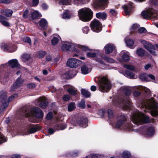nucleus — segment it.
Segmentation results:
<instances>
[{
	"label": "nucleus",
	"instance_id": "9b49d317",
	"mask_svg": "<svg viewBox=\"0 0 158 158\" xmlns=\"http://www.w3.org/2000/svg\"><path fill=\"white\" fill-rule=\"evenodd\" d=\"M82 63V61L79 60L74 58H70L68 60L66 65L70 68H76L81 65Z\"/></svg>",
	"mask_w": 158,
	"mask_h": 158
},
{
	"label": "nucleus",
	"instance_id": "680f3d73",
	"mask_svg": "<svg viewBox=\"0 0 158 158\" xmlns=\"http://www.w3.org/2000/svg\"><path fill=\"white\" fill-rule=\"evenodd\" d=\"M138 31L139 33H143L146 32L147 30L144 27H141L138 29Z\"/></svg>",
	"mask_w": 158,
	"mask_h": 158
},
{
	"label": "nucleus",
	"instance_id": "bb28decb",
	"mask_svg": "<svg viewBox=\"0 0 158 158\" xmlns=\"http://www.w3.org/2000/svg\"><path fill=\"white\" fill-rule=\"evenodd\" d=\"M117 53L116 47L112 44H109V56H115Z\"/></svg>",
	"mask_w": 158,
	"mask_h": 158
},
{
	"label": "nucleus",
	"instance_id": "603ef678",
	"mask_svg": "<svg viewBox=\"0 0 158 158\" xmlns=\"http://www.w3.org/2000/svg\"><path fill=\"white\" fill-rule=\"evenodd\" d=\"M123 66L124 68L131 71L134 70L135 69L134 66L129 64H124Z\"/></svg>",
	"mask_w": 158,
	"mask_h": 158
},
{
	"label": "nucleus",
	"instance_id": "6e6552de",
	"mask_svg": "<svg viewBox=\"0 0 158 158\" xmlns=\"http://www.w3.org/2000/svg\"><path fill=\"white\" fill-rule=\"evenodd\" d=\"M79 17L81 20L87 22L90 20L93 16V11L89 8H83L78 11Z\"/></svg>",
	"mask_w": 158,
	"mask_h": 158
},
{
	"label": "nucleus",
	"instance_id": "1a4fd4ad",
	"mask_svg": "<svg viewBox=\"0 0 158 158\" xmlns=\"http://www.w3.org/2000/svg\"><path fill=\"white\" fill-rule=\"evenodd\" d=\"M141 14L143 18L146 19L151 18L158 19V11L152 8L143 11Z\"/></svg>",
	"mask_w": 158,
	"mask_h": 158
},
{
	"label": "nucleus",
	"instance_id": "9d476101",
	"mask_svg": "<svg viewBox=\"0 0 158 158\" xmlns=\"http://www.w3.org/2000/svg\"><path fill=\"white\" fill-rule=\"evenodd\" d=\"M103 50L105 53L106 55H103L101 56V58L100 59L97 57L96 60L101 64H105L106 63L109 62V57H108L109 54V44H107L105 45L103 48Z\"/></svg>",
	"mask_w": 158,
	"mask_h": 158
},
{
	"label": "nucleus",
	"instance_id": "5701e85b",
	"mask_svg": "<svg viewBox=\"0 0 158 158\" xmlns=\"http://www.w3.org/2000/svg\"><path fill=\"white\" fill-rule=\"evenodd\" d=\"M9 66L12 68V69L15 68H20V65L18 63L17 60L13 59L9 60L8 62Z\"/></svg>",
	"mask_w": 158,
	"mask_h": 158
},
{
	"label": "nucleus",
	"instance_id": "a19ab883",
	"mask_svg": "<svg viewBox=\"0 0 158 158\" xmlns=\"http://www.w3.org/2000/svg\"><path fill=\"white\" fill-rule=\"evenodd\" d=\"M30 58V56L29 54H24L22 56L21 59L23 61L26 62L28 61Z\"/></svg>",
	"mask_w": 158,
	"mask_h": 158
},
{
	"label": "nucleus",
	"instance_id": "e2e57ef3",
	"mask_svg": "<svg viewBox=\"0 0 158 158\" xmlns=\"http://www.w3.org/2000/svg\"><path fill=\"white\" fill-rule=\"evenodd\" d=\"M60 3L63 5H69L71 4V2L69 0H61Z\"/></svg>",
	"mask_w": 158,
	"mask_h": 158
},
{
	"label": "nucleus",
	"instance_id": "c9c22d12",
	"mask_svg": "<svg viewBox=\"0 0 158 158\" xmlns=\"http://www.w3.org/2000/svg\"><path fill=\"white\" fill-rule=\"evenodd\" d=\"M67 91L72 96H75L77 94V90H75L73 87L69 88Z\"/></svg>",
	"mask_w": 158,
	"mask_h": 158
},
{
	"label": "nucleus",
	"instance_id": "473e14b6",
	"mask_svg": "<svg viewBox=\"0 0 158 158\" xmlns=\"http://www.w3.org/2000/svg\"><path fill=\"white\" fill-rule=\"evenodd\" d=\"M71 17V14L70 11L67 10L63 13L62 14V18L64 19H70Z\"/></svg>",
	"mask_w": 158,
	"mask_h": 158
},
{
	"label": "nucleus",
	"instance_id": "f3484780",
	"mask_svg": "<svg viewBox=\"0 0 158 158\" xmlns=\"http://www.w3.org/2000/svg\"><path fill=\"white\" fill-rule=\"evenodd\" d=\"M88 119H87L84 117H82L78 119L75 122L73 123V125H79L82 128H85L88 126Z\"/></svg>",
	"mask_w": 158,
	"mask_h": 158
},
{
	"label": "nucleus",
	"instance_id": "20e7f679",
	"mask_svg": "<svg viewBox=\"0 0 158 158\" xmlns=\"http://www.w3.org/2000/svg\"><path fill=\"white\" fill-rule=\"evenodd\" d=\"M140 106L145 111H147H147L150 110L152 116H156L158 114V106L156 102L152 98L143 102Z\"/></svg>",
	"mask_w": 158,
	"mask_h": 158
},
{
	"label": "nucleus",
	"instance_id": "f8f14e48",
	"mask_svg": "<svg viewBox=\"0 0 158 158\" xmlns=\"http://www.w3.org/2000/svg\"><path fill=\"white\" fill-rule=\"evenodd\" d=\"M90 27L92 30L96 32L100 31L102 29L101 23L98 20L96 19L91 22Z\"/></svg>",
	"mask_w": 158,
	"mask_h": 158
},
{
	"label": "nucleus",
	"instance_id": "c85d7f7f",
	"mask_svg": "<svg viewBox=\"0 0 158 158\" xmlns=\"http://www.w3.org/2000/svg\"><path fill=\"white\" fill-rule=\"evenodd\" d=\"M106 112L109 114V109L108 107L99 110L98 112V114L100 117L103 118L105 116Z\"/></svg>",
	"mask_w": 158,
	"mask_h": 158
},
{
	"label": "nucleus",
	"instance_id": "8fccbe9b",
	"mask_svg": "<svg viewBox=\"0 0 158 158\" xmlns=\"http://www.w3.org/2000/svg\"><path fill=\"white\" fill-rule=\"evenodd\" d=\"M140 79L143 81H148V76L146 74H141L139 76Z\"/></svg>",
	"mask_w": 158,
	"mask_h": 158
},
{
	"label": "nucleus",
	"instance_id": "ddd939ff",
	"mask_svg": "<svg viewBox=\"0 0 158 158\" xmlns=\"http://www.w3.org/2000/svg\"><path fill=\"white\" fill-rule=\"evenodd\" d=\"M37 130V127L33 124H29L27 125L26 129L23 131L20 134L22 135H26L36 132Z\"/></svg>",
	"mask_w": 158,
	"mask_h": 158
},
{
	"label": "nucleus",
	"instance_id": "338daca9",
	"mask_svg": "<svg viewBox=\"0 0 158 158\" xmlns=\"http://www.w3.org/2000/svg\"><path fill=\"white\" fill-rule=\"evenodd\" d=\"M141 88L147 94H150V90L148 89L145 87H141Z\"/></svg>",
	"mask_w": 158,
	"mask_h": 158
},
{
	"label": "nucleus",
	"instance_id": "c03bdc74",
	"mask_svg": "<svg viewBox=\"0 0 158 158\" xmlns=\"http://www.w3.org/2000/svg\"><path fill=\"white\" fill-rule=\"evenodd\" d=\"M75 108V103L74 102L70 103L68 106V110L69 111H71Z\"/></svg>",
	"mask_w": 158,
	"mask_h": 158
},
{
	"label": "nucleus",
	"instance_id": "dca6fc26",
	"mask_svg": "<svg viewBox=\"0 0 158 158\" xmlns=\"http://www.w3.org/2000/svg\"><path fill=\"white\" fill-rule=\"evenodd\" d=\"M0 47L3 50L10 52H13L15 51L17 48L16 46L14 45L10 44L7 45L3 43L1 44Z\"/></svg>",
	"mask_w": 158,
	"mask_h": 158
},
{
	"label": "nucleus",
	"instance_id": "0e129e2a",
	"mask_svg": "<svg viewBox=\"0 0 158 158\" xmlns=\"http://www.w3.org/2000/svg\"><path fill=\"white\" fill-rule=\"evenodd\" d=\"M110 12L113 17L112 19H113V17H115L117 14V12L114 10L112 9L110 10Z\"/></svg>",
	"mask_w": 158,
	"mask_h": 158
},
{
	"label": "nucleus",
	"instance_id": "423d86ee",
	"mask_svg": "<svg viewBox=\"0 0 158 158\" xmlns=\"http://www.w3.org/2000/svg\"><path fill=\"white\" fill-rule=\"evenodd\" d=\"M17 96L16 94L12 95L7 99L6 93L3 91L0 92V102H1L0 114L2 113L7 107L9 102Z\"/></svg>",
	"mask_w": 158,
	"mask_h": 158
},
{
	"label": "nucleus",
	"instance_id": "13d9d810",
	"mask_svg": "<svg viewBox=\"0 0 158 158\" xmlns=\"http://www.w3.org/2000/svg\"><path fill=\"white\" fill-rule=\"evenodd\" d=\"M53 114L52 112H49L46 116V118L48 120H50L52 119L53 117Z\"/></svg>",
	"mask_w": 158,
	"mask_h": 158
},
{
	"label": "nucleus",
	"instance_id": "72a5a7b5",
	"mask_svg": "<svg viewBox=\"0 0 158 158\" xmlns=\"http://www.w3.org/2000/svg\"><path fill=\"white\" fill-rule=\"evenodd\" d=\"M40 15V13L37 11H35L32 12L30 16V19H36Z\"/></svg>",
	"mask_w": 158,
	"mask_h": 158
},
{
	"label": "nucleus",
	"instance_id": "aec40b11",
	"mask_svg": "<svg viewBox=\"0 0 158 158\" xmlns=\"http://www.w3.org/2000/svg\"><path fill=\"white\" fill-rule=\"evenodd\" d=\"M7 65V64H2L0 66V81L3 85L5 84V81H6L7 80V76L4 75L5 72L2 71V68L4 67L6 65Z\"/></svg>",
	"mask_w": 158,
	"mask_h": 158
},
{
	"label": "nucleus",
	"instance_id": "09e8293b",
	"mask_svg": "<svg viewBox=\"0 0 158 158\" xmlns=\"http://www.w3.org/2000/svg\"><path fill=\"white\" fill-rule=\"evenodd\" d=\"M46 55V52L44 51H40L36 54V56L39 58L43 57Z\"/></svg>",
	"mask_w": 158,
	"mask_h": 158
},
{
	"label": "nucleus",
	"instance_id": "37998d69",
	"mask_svg": "<svg viewBox=\"0 0 158 158\" xmlns=\"http://www.w3.org/2000/svg\"><path fill=\"white\" fill-rule=\"evenodd\" d=\"M125 41L127 45L130 48L133 46L134 44V40L131 39H126Z\"/></svg>",
	"mask_w": 158,
	"mask_h": 158
},
{
	"label": "nucleus",
	"instance_id": "5fc2aeb1",
	"mask_svg": "<svg viewBox=\"0 0 158 158\" xmlns=\"http://www.w3.org/2000/svg\"><path fill=\"white\" fill-rule=\"evenodd\" d=\"M23 41L25 42L28 43L30 45L31 44V40L29 37H25L23 39Z\"/></svg>",
	"mask_w": 158,
	"mask_h": 158
},
{
	"label": "nucleus",
	"instance_id": "4d7b16f0",
	"mask_svg": "<svg viewBox=\"0 0 158 158\" xmlns=\"http://www.w3.org/2000/svg\"><path fill=\"white\" fill-rule=\"evenodd\" d=\"M73 3L75 5H78L79 4H82L84 2L83 0H73Z\"/></svg>",
	"mask_w": 158,
	"mask_h": 158
},
{
	"label": "nucleus",
	"instance_id": "f704fd0d",
	"mask_svg": "<svg viewBox=\"0 0 158 158\" xmlns=\"http://www.w3.org/2000/svg\"><path fill=\"white\" fill-rule=\"evenodd\" d=\"M1 12L4 13L6 17H10L12 15L13 11L12 10L10 9H6L5 10H2Z\"/></svg>",
	"mask_w": 158,
	"mask_h": 158
},
{
	"label": "nucleus",
	"instance_id": "a211bd4d",
	"mask_svg": "<svg viewBox=\"0 0 158 158\" xmlns=\"http://www.w3.org/2000/svg\"><path fill=\"white\" fill-rule=\"evenodd\" d=\"M107 0H96L93 3V6L95 8L104 9L106 5Z\"/></svg>",
	"mask_w": 158,
	"mask_h": 158
},
{
	"label": "nucleus",
	"instance_id": "39448f33",
	"mask_svg": "<svg viewBox=\"0 0 158 158\" xmlns=\"http://www.w3.org/2000/svg\"><path fill=\"white\" fill-rule=\"evenodd\" d=\"M22 115L28 117L31 114L38 118H41L43 116V113L42 110L38 107L32 108L31 110L26 107H24L21 110Z\"/></svg>",
	"mask_w": 158,
	"mask_h": 158
},
{
	"label": "nucleus",
	"instance_id": "393cba45",
	"mask_svg": "<svg viewBox=\"0 0 158 158\" xmlns=\"http://www.w3.org/2000/svg\"><path fill=\"white\" fill-rule=\"evenodd\" d=\"M122 7L124 10L126 14L127 15H129L132 11L133 8V4L130 2L128 6L125 5Z\"/></svg>",
	"mask_w": 158,
	"mask_h": 158
},
{
	"label": "nucleus",
	"instance_id": "69168bd1",
	"mask_svg": "<svg viewBox=\"0 0 158 158\" xmlns=\"http://www.w3.org/2000/svg\"><path fill=\"white\" fill-rule=\"evenodd\" d=\"M80 46L81 49L83 51H89V48L87 46L83 45H80Z\"/></svg>",
	"mask_w": 158,
	"mask_h": 158
},
{
	"label": "nucleus",
	"instance_id": "7ed1b4c3",
	"mask_svg": "<svg viewBox=\"0 0 158 158\" xmlns=\"http://www.w3.org/2000/svg\"><path fill=\"white\" fill-rule=\"evenodd\" d=\"M130 119L133 123L137 126L151 122V119L147 115L136 109L132 113Z\"/></svg>",
	"mask_w": 158,
	"mask_h": 158
},
{
	"label": "nucleus",
	"instance_id": "a18cd8bd",
	"mask_svg": "<svg viewBox=\"0 0 158 158\" xmlns=\"http://www.w3.org/2000/svg\"><path fill=\"white\" fill-rule=\"evenodd\" d=\"M131 156V153L128 151H125L122 153V157L123 158H129Z\"/></svg>",
	"mask_w": 158,
	"mask_h": 158
},
{
	"label": "nucleus",
	"instance_id": "f257e3e1",
	"mask_svg": "<svg viewBox=\"0 0 158 158\" xmlns=\"http://www.w3.org/2000/svg\"><path fill=\"white\" fill-rule=\"evenodd\" d=\"M118 121L114 125L113 123H110V124L113 127L116 128H120L127 131L138 132L142 135L146 136L147 137H151L155 134V130L154 128L152 127L146 128L144 125L142 126L139 129H135V126H133L130 123H127L126 121L127 119V116L123 114L119 115L117 117Z\"/></svg>",
	"mask_w": 158,
	"mask_h": 158
},
{
	"label": "nucleus",
	"instance_id": "6ab92c4d",
	"mask_svg": "<svg viewBox=\"0 0 158 158\" xmlns=\"http://www.w3.org/2000/svg\"><path fill=\"white\" fill-rule=\"evenodd\" d=\"M51 126L56 131L63 130L66 127V125L65 123H62L59 121H57L54 123Z\"/></svg>",
	"mask_w": 158,
	"mask_h": 158
},
{
	"label": "nucleus",
	"instance_id": "c756f323",
	"mask_svg": "<svg viewBox=\"0 0 158 158\" xmlns=\"http://www.w3.org/2000/svg\"><path fill=\"white\" fill-rule=\"evenodd\" d=\"M6 18L2 15H0V22L4 26L9 27L10 25L9 23L6 21Z\"/></svg>",
	"mask_w": 158,
	"mask_h": 158
},
{
	"label": "nucleus",
	"instance_id": "2f4dec72",
	"mask_svg": "<svg viewBox=\"0 0 158 158\" xmlns=\"http://www.w3.org/2000/svg\"><path fill=\"white\" fill-rule=\"evenodd\" d=\"M123 74L127 77L131 79H133L135 78V75L133 73L127 70Z\"/></svg>",
	"mask_w": 158,
	"mask_h": 158
},
{
	"label": "nucleus",
	"instance_id": "ea45409f",
	"mask_svg": "<svg viewBox=\"0 0 158 158\" xmlns=\"http://www.w3.org/2000/svg\"><path fill=\"white\" fill-rule=\"evenodd\" d=\"M139 27V25L137 24H134L131 28L130 32L132 33L136 32L138 31L137 29Z\"/></svg>",
	"mask_w": 158,
	"mask_h": 158
},
{
	"label": "nucleus",
	"instance_id": "2eb2a0df",
	"mask_svg": "<svg viewBox=\"0 0 158 158\" xmlns=\"http://www.w3.org/2000/svg\"><path fill=\"white\" fill-rule=\"evenodd\" d=\"M130 54L128 52L122 51L117 57V60L120 62H128L130 60Z\"/></svg>",
	"mask_w": 158,
	"mask_h": 158
},
{
	"label": "nucleus",
	"instance_id": "bf43d9fd",
	"mask_svg": "<svg viewBox=\"0 0 158 158\" xmlns=\"http://www.w3.org/2000/svg\"><path fill=\"white\" fill-rule=\"evenodd\" d=\"M70 98V97L69 95H64L62 98L63 100L64 101H68Z\"/></svg>",
	"mask_w": 158,
	"mask_h": 158
},
{
	"label": "nucleus",
	"instance_id": "3c124183",
	"mask_svg": "<svg viewBox=\"0 0 158 158\" xmlns=\"http://www.w3.org/2000/svg\"><path fill=\"white\" fill-rule=\"evenodd\" d=\"M78 106L79 108H85V100L83 99L82 100L81 102L78 103Z\"/></svg>",
	"mask_w": 158,
	"mask_h": 158
},
{
	"label": "nucleus",
	"instance_id": "7c9ffc66",
	"mask_svg": "<svg viewBox=\"0 0 158 158\" xmlns=\"http://www.w3.org/2000/svg\"><path fill=\"white\" fill-rule=\"evenodd\" d=\"M96 16L97 18L102 19L103 20L105 19L107 17L106 14L104 12L97 13Z\"/></svg>",
	"mask_w": 158,
	"mask_h": 158
},
{
	"label": "nucleus",
	"instance_id": "412c9836",
	"mask_svg": "<svg viewBox=\"0 0 158 158\" xmlns=\"http://www.w3.org/2000/svg\"><path fill=\"white\" fill-rule=\"evenodd\" d=\"M37 103H39V106L42 109H45L47 106L48 102L44 98L40 97L35 100Z\"/></svg>",
	"mask_w": 158,
	"mask_h": 158
},
{
	"label": "nucleus",
	"instance_id": "f03ea898",
	"mask_svg": "<svg viewBox=\"0 0 158 158\" xmlns=\"http://www.w3.org/2000/svg\"><path fill=\"white\" fill-rule=\"evenodd\" d=\"M120 89L125 96L123 98L118 100L116 104L123 110L129 109L132 106V103L129 97L131 94V90L127 86H122Z\"/></svg>",
	"mask_w": 158,
	"mask_h": 158
},
{
	"label": "nucleus",
	"instance_id": "b1692460",
	"mask_svg": "<svg viewBox=\"0 0 158 158\" xmlns=\"http://www.w3.org/2000/svg\"><path fill=\"white\" fill-rule=\"evenodd\" d=\"M23 82V80L21 79L20 77L18 78L15 83L11 87L10 90V91H12L15 90L17 88L21 85Z\"/></svg>",
	"mask_w": 158,
	"mask_h": 158
},
{
	"label": "nucleus",
	"instance_id": "4468645a",
	"mask_svg": "<svg viewBox=\"0 0 158 158\" xmlns=\"http://www.w3.org/2000/svg\"><path fill=\"white\" fill-rule=\"evenodd\" d=\"M139 41L143 45L145 48L147 49L151 54L153 55H156L154 50L155 47L153 45L144 40H141Z\"/></svg>",
	"mask_w": 158,
	"mask_h": 158
},
{
	"label": "nucleus",
	"instance_id": "cd10ccee",
	"mask_svg": "<svg viewBox=\"0 0 158 158\" xmlns=\"http://www.w3.org/2000/svg\"><path fill=\"white\" fill-rule=\"evenodd\" d=\"M71 43L69 42H66L64 44H63L61 47L62 50L64 51L68 50L71 51Z\"/></svg>",
	"mask_w": 158,
	"mask_h": 158
},
{
	"label": "nucleus",
	"instance_id": "774afa93",
	"mask_svg": "<svg viewBox=\"0 0 158 158\" xmlns=\"http://www.w3.org/2000/svg\"><path fill=\"white\" fill-rule=\"evenodd\" d=\"M36 87L35 84L34 83H30L27 85V87L29 89H32Z\"/></svg>",
	"mask_w": 158,
	"mask_h": 158
},
{
	"label": "nucleus",
	"instance_id": "864d4df0",
	"mask_svg": "<svg viewBox=\"0 0 158 158\" xmlns=\"http://www.w3.org/2000/svg\"><path fill=\"white\" fill-rule=\"evenodd\" d=\"M149 3L152 6H158V0H150Z\"/></svg>",
	"mask_w": 158,
	"mask_h": 158
},
{
	"label": "nucleus",
	"instance_id": "58836bf2",
	"mask_svg": "<svg viewBox=\"0 0 158 158\" xmlns=\"http://www.w3.org/2000/svg\"><path fill=\"white\" fill-rule=\"evenodd\" d=\"M81 92L82 94L86 98H89L90 96V93L85 89H82Z\"/></svg>",
	"mask_w": 158,
	"mask_h": 158
},
{
	"label": "nucleus",
	"instance_id": "79ce46f5",
	"mask_svg": "<svg viewBox=\"0 0 158 158\" xmlns=\"http://www.w3.org/2000/svg\"><path fill=\"white\" fill-rule=\"evenodd\" d=\"M60 38L59 36L57 37L54 36L52 40V44L53 45L56 44L59 41Z\"/></svg>",
	"mask_w": 158,
	"mask_h": 158
},
{
	"label": "nucleus",
	"instance_id": "0eeeda50",
	"mask_svg": "<svg viewBox=\"0 0 158 158\" xmlns=\"http://www.w3.org/2000/svg\"><path fill=\"white\" fill-rule=\"evenodd\" d=\"M95 81L98 82L99 90L102 92H107L109 89V80L108 76L97 77Z\"/></svg>",
	"mask_w": 158,
	"mask_h": 158
},
{
	"label": "nucleus",
	"instance_id": "052dcab7",
	"mask_svg": "<svg viewBox=\"0 0 158 158\" xmlns=\"http://www.w3.org/2000/svg\"><path fill=\"white\" fill-rule=\"evenodd\" d=\"M87 56L88 57L93 58L96 56V54L94 53L89 52L87 53Z\"/></svg>",
	"mask_w": 158,
	"mask_h": 158
},
{
	"label": "nucleus",
	"instance_id": "a878e982",
	"mask_svg": "<svg viewBox=\"0 0 158 158\" xmlns=\"http://www.w3.org/2000/svg\"><path fill=\"white\" fill-rule=\"evenodd\" d=\"M80 49V45L71 43V51L75 52L78 54H80L81 53Z\"/></svg>",
	"mask_w": 158,
	"mask_h": 158
},
{
	"label": "nucleus",
	"instance_id": "e433bc0d",
	"mask_svg": "<svg viewBox=\"0 0 158 158\" xmlns=\"http://www.w3.org/2000/svg\"><path fill=\"white\" fill-rule=\"evenodd\" d=\"M145 53V50L142 48L138 49L136 51V54L138 56L140 57L144 56Z\"/></svg>",
	"mask_w": 158,
	"mask_h": 158
},
{
	"label": "nucleus",
	"instance_id": "49530a36",
	"mask_svg": "<svg viewBox=\"0 0 158 158\" xmlns=\"http://www.w3.org/2000/svg\"><path fill=\"white\" fill-rule=\"evenodd\" d=\"M7 141L6 138L2 133L0 132V145Z\"/></svg>",
	"mask_w": 158,
	"mask_h": 158
},
{
	"label": "nucleus",
	"instance_id": "6e6d98bb",
	"mask_svg": "<svg viewBox=\"0 0 158 158\" xmlns=\"http://www.w3.org/2000/svg\"><path fill=\"white\" fill-rule=\"evenodd\" d=\"M82 32L84 33L87 34L89 31V27L88 26H85L83 27L82 29Z\"/></svg>",
	"mask_w": 158,
	"mask_h": 158
},
{
	"label": "nucleus",
	"instance_id": "4be33fe9",
	"mask_svg": "<svg viewBox=\"0 0 158 158\" xmlns=\"http://www.w3.org/2000/svg\"><path fill=\"white\" fill-rule=\"evenodd\" d=\"M81 67V73L83 74H87L89 73L91 70V68L90 65L83 63Z\"/></svg>",
	"mask_w": 158,
	"mask_h": 158
},
{
	"label": "nucleus",
	"instance_id": "4c0bfd02",
	"mask_svg": "<svg viewBox=\"0 0 158 158\" xmlns=\"http://www.w3.org/2000/svg\"><path fill=\"white\" fill-rule=\"evenodd\" d=\"M39 23L40 26L42 28L47 26L48 24L47 20L44 19H41L39 21Z\"/></svg>",
	"mask_w": 158,
	"mask_h": 158
},
{
	"label": "nucleus",
	"instance_id": "de8ad7c7",
	"mask_svg": "<svg viewBox=\"0 0 158 158\" xmlns=\"http://www.w3.org/2000/svg\"><path fill=\"white\" fill-rule=\"evenodd\" d=\"M30 16L31 15L29 14V11L27 9L24 11L23 15V18L29 19H30Z\"/></svg>",
	"mask_w": 158,
	"mask_h": 158
}]
</instances>
